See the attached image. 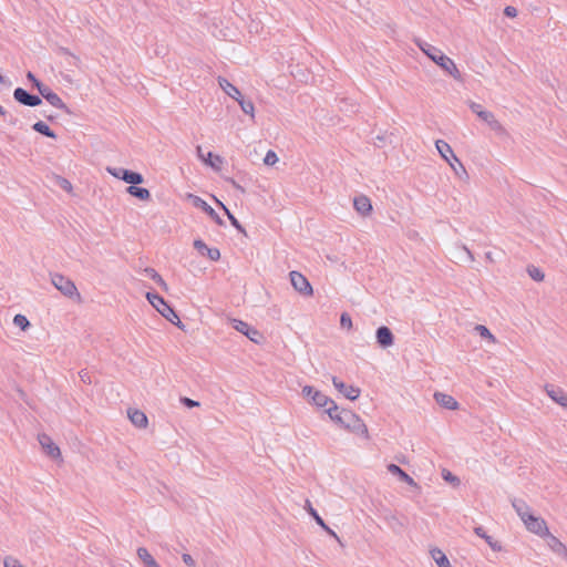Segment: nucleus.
I'll return each instance as SVG.
<instances>
[{"mask_svg":"<svg viewBox=\"0 0 567 567\" xmlns=\"http://www.w3.org/2000/svg\"><path fill=\"white\" fill-rule=\"evenodd\" d=\"M415 43L429 59H431L436 65H439L453 79H462L461 72L458 71L454 61L447 55H445L439 48L422 40H416Z\"/></svg>","mask_w":567,"mask_h":567,"instance_id":"1","label":"nucleus"},{"mask_svg":"<svg viewBox=\"0 0 567 567\" xmlns=\"http://www.w3.org/2000/svg\"><path fill=\"white\" fill-rule=\"evenodd\" d=\"M146 298L150 303L169 322L179 326L181 320L175 310L157 292H147Z\"/></svg>","mask_w":567,"mask_h":567,"instance_id":"2","label":"nucleus"},{"mask_svg":"<svg viewBox=\"0 0 567 567\" xmlns=\"http://www.w3.org/2000/svg\"><path fill=\"white\" fill-rule=\"evenodd\" d=\"M341 426L364 439H369L367 425L361 417L351 410L342 409Z\"/></svg>","mask_w":567,"mask_h":567,"instance_id":"3","label":"nucleus"},{"mask_svg":"<svg viewBox=\"0 0 567 567\" xmlns=\"http://www.w3.org/2000/svg\"><path fill=\"white\" fill-rule=\"evenodd\" d=\"M51 282L63 296L78 302L82 301L81 295L78 291L75 284L71 279L64 277L61 274H52Z\"/></svg>","mask_w":567,"mask_h":567,"instance_id":"4","label":"nucleus"},{"mask_svg":"<svg viewBox=\"0 0 567 567\" xmlns=\"http://www.w3.org/2000/svg\"><path fill=\"white\" fill-rule=\"evenodd\" d=\"M107 172L112 176H114V177H116L118 179L124 181L130 186H132V185H140V184L144 183V177L138 172H134V171L126 169V168H123V167H115V168L109 167Z\"/></svg>","mask_w":567,"mask_h":567,"instance_id":"5","label":"nucleus"},{"mask_svg":"<svg viewBox=\"0 0 567 567\" xmlns=\"http://www.w3.org/2000/svg\"><path fill=\"white\" fill-rule=\"evenodd\" d=\"M290 282L292 287L303 296H311L313 293L312 287L309 280L299 271H290Z\"/></svg>","mask_w":567,"mask_h":567,"instance_id":"6","label":"nucleus"},{"mask_svg":"<svg viewBox=\"0 0 567 567\" xmlns=\"http://www.w3.org/2000/svg\"><path fill=\"white\" fill-rule=\"evenodd\" d=\"M233 328L255 343H260L262 339V334L256 328L243 320L234 319Z\"/></svg>","mask_w":567,"mask_h":567,"instance_id":"7","label":"nucleus"},{"mask_svg":"<svg viewBox=\"0 0 567 567\" xmlns=\"http://www.w3.org/2000/svg\"><path fill=\"white\" fill-rule=\"evenodd\" d=\"M302 395L318 408L326 406L332 401L329 396L316 390L311 385H305L302 388Z\"/></svg>","mask_w":567,"mask_h":567,"instance_id":"8","label":"nucleus"},{"mask_svg":"<svg viewBox=\"0 0 567 567\" xmlns=\"http://www.w3.org/2000/svg\"><path fill=\"white\" fill-rule=\"evenodd\" d=\"M13 99L18 103L30 107L39 106L42 104V99L39 95L31 94L23 87H17L13 91Z\"/></svg>","mask_w":567,"mask_h":567,"instance_id":"9","label":"nucleus"},{"mask_svg":"<svg viewBox=\"0 0 567 567\" xmlns=\"http://www.w3.org/2000/svg\"><path fill=\"white\" fill-rule=\"evenodd\" d=\"M188 198L196 208H200L202 210H204L217 225H225L220 216L215 212V209L210 205L207 204L206 200L193 194H189Z\"/></svg>","mask_w":567,"mask_h":567,"instance_id":"10","label":"nucleus"},{"mask_svg":"<svg viewBox=\"0 0 567 567\" xmlns=\"http://www.w3.org/2000/svg\"><path fill=\"white\" fill-rule=\"evenodd\" d=\"M40 95L52 106L63 110L65 113L71 114L68 105L62 101V99L54 93L48 85H43L41 90H39Z\"/></svg>","mask_w":567,"mask_h":567,"instance_id":"11","label":"nucleus"},{"mask_svg":"<svg viewBox=\"0 0 567 567\" xmlns=\"http://www.w3.org/2000/svg\"><path fill=\"white\" fill-rule=\"evenodd\" d=\"M435 146H436L437 152L442 156V158H444L446 162H450V159L452 158L455 163L458 164V168L465 174V176H467V172H466L464 165L456 157V155L454 154V152L449 143H446L443 140H437L435 142Z\"/></svg>","mask_w":567,"mask_h":567,"instance_id":"12","label":"nucleus"},{"mask_svg":"<svg viewBox=\"0 0 567 567\" xmlns=\"http://www.w3.org/2000/svg\"><path fill=\"white\" fill-rule=\"evenodd\" d=\"M332 383L333 386L350 401H354L360 396L361 391L359 388L347 384L337 377H332Z\"/></svg>","mask_w":567,"mask_h":567,"instance_id":"13","label":"nucleus"},{"mask_svg":"<svg viewBox=\"0 0 567 567\" xmlns=\"http://www.w3.org/2000/svg\"><path fill=\"white\" fill-rule=\"evenodd\" d=\"M524 524L526 528L534 534L539 536L548 534L546 522L543 518L535 516L534 514L527 516V519H525Z\"/></svg>","mask_w":567,"mask_h":567,"instance_id":"14","label":"nucleus"},{"mask_svg":"<svg viewBox=\"0 0 567 567\" xmlns=\"http://www.w3.org/2000/svg\"><path fill=\"white\" fill-rule=\"evenodd\" d=\"M38 441L48 456H50L51 458H58L61 456V451L59 446L52 441V439L48 434H39Z\"/></svg>","mask_w":567,"mask_h":567,"instance_id":"15","label":"nucleus"},{"mask_svg":"<svg viewBox=\"0 0 567 567\" xmlns=\"http://www.w3.org/2000/svg\"><path fill=\"white\" fill-rule=\"evenodd\" d=\"M194 248L202 255L206 256L212 261L220 259V251L216 247H208L202 239L194 240Z\"/></svg>","mask_w":567,"mask_h":567,"instance_id":"16","label":"nucleus"},{"mask_svg":"<svg viewBox=\"0 0 567 567\" xmlns=\"http://www.w3.org/2000/svg\"><path fill=\"white\" fill-rule=\"evenodd\" d=\"M377 342L381 348H389L394 343V336L386 326H381L375 331Z\"/></svg>","mask_w":567,"mask_h":567,"instance_id":"17","label":"nucleus"},{"mask_svg":"<svg viewBox=\"0 0 567 567\" xmlns=\"http://www.w3.org/2000/svg\"><path fill=\"white\" fill-rule=\"evenodd\" d=\"M548 396L563 408H567V394L565 391L556 385L547 384L545 386Z\"/></svg>","mask_w":567,"mask_h":567,"instance_id":"18","label":"nucleus"},{"mask_svg":"<svg viewBox=\"0 0 567 567\" xmlns=\"http://www.w3.org/2000/svg\"><path fill=\"white\" fill-rule=\"evenodd\" d=\"M306 509L309 515L315 519V522L324 529L330 536L336 538L338 542L340 540L334 530H332L323 520V518L318 514V512L312 507L309 501H306Z\"/></svg>","mask_w":567,"mask_h":567,"instance_id":"19","label":"nucleus"},{"mask_svg":"<svg viewBox=\"0 0 567 567\" xmlns=\"http://www.w3.org/2000/svg\"><path fill=\"white\" fill-rule=\"evenodd\" d=\"M386 468L391 474L398 476L400 481L406 483L412 487L420 488L419 484L399 465L391 463L386 466Z\"/></svg>","mask_w":567,"mask_h":567,"instance_id":"20","label":"nucleus"},{"mask_svg":"<svg viewBox=\"0 0 567 567\" xmlns=\"http://www.w3.org/2000/svg\"><path fill=\"white\" fill-rule=\"evenodd\" d=\"M353 207L362 216H368L372 210L371 200L365 195L355 196Z\"/></svg>","mask_w":567,"mask_h":567,"instance_id":"21","label":"nucleus"},{"mask_svg":"<svg viewBox=\"0 0 567 567\" xmlns=\"http://www.w3.org/2000/svg\"><path fill=\"white\" fill-rule=\"evenodd\" d=\"M434 399L439 405L447 410H456L458 408L457 401L450 394L435 392Z\"/></svg>","mask_w":567,"mask_h":567,"instance_id":"22","label":"nucleus"},{"mask_svg":"<svg viewBox=\"0 0 567 567\" xmlns=\"http://www.w3.org/2000/svg\"><path fill=\"white\" fill-rule=\"evenodd\" d=\"M127 415H128V419L131 420V422L135 426H137L140 429H145L147 426V423H148L147 416L141 410L128 409L127 410Z\"/></svg>","mask_w":567,"mask_h":567,"instance_id":"23","label":"nucleus"},{"mask_svg":"<svg viewBox=\"0 0 567 567\" xmlns=\"http://www.w3.org/2000/svg\"><path fill=\"white\" fill-rule=\"evenodd\" d=\"M219 86L223 89V91L234 100H238L241 97V92L236 87L234 84H231L227 79L219 78L218 79Z\"/></svg>","mask_w":567,"mask_h":567,"instance_id":"24","label":"nucleus"},{"mask_svg":"<svg viewBox=\"0 0 567 567\" xmlns=\"http://www.w3.org/2000/svg\"><path fill=\"white\" fill-rule=\"evenodd\" d=\"M512 505L523 522L527 519V516L533 514L529 506L523 499L515 498L513 499Z\"/></svg>","mask_w":567,"mask_h":567,"instance_id":"25","label":"nucleus"},{"mask_svg":"<svg viewBox=\"0 0 567 567\" xmlns=\"http://www.w3.org/2000/svg\"><path fill=\"white\" fill-rule=\"evenodd\" d=\"M474 533L484 538L486 540V543L488 544V546L494 550V551H501L502 550V545L499 544V542L497 540H494L493 537H491L489 535L486 534L485 529L482 527V526H477L474 528Z\"/></svg>","mask_w":567,"mask_h":567,"instance_id":"26","label":"nucleus"},{"mask_svg":"<svg viewBox=\"0 0 567 567\" xmlns=\"http://www.w3.org/2000/svg\"><path fill=\"white\" fill-rule=\"evenodd\" d=\"M126 192L133 196L138 198L140 200H148L151 198V193L145 187H140L138 185H132L126 188Z\"/></svg>","mask_w":567,"mask_h":567,"instance_id":"27","label":"nucleus"},{"mask_svg":"<svg viewBox=\"0 0 567 567\" xmlns=\"http://www.w3.org/2000/svg\"><path fill=\"white\" fill-rule=\"evenodd\" d=\"M32 130L43 136L49 137V138H54V140L56 138V134L54 133V131L51 130L50 126L47 123H44L43 121L35 122L32 125Z\"/></svg>","mask_w":567,"mask_h":567,"instance_id":"28","label":"nucleus"},{"mask_svg":"<svg viewBox=\"0 0 567 567\" xmlns=\"http://www.w3.org/2000/svg\"><path fill=\"white\" fill-rule=\"evenodd\" d=\"M137 556L143 561L145 567H159L154 557L145 547H140L137 549Z\"/></svg>","mask_w":567,"mask_h":567,"instance_id":"29","label":"nucleus"},{"mask_svg":"<svg viewBox=\"0 0 567 567\" xmlns=\"http://www.w3.org/2000/svg\"><path fill=\"white\" fill-rule=\"evenodd\" d=\"M431 556L435 560L437 567H452L447 556L441 549H432Z\"/></svg>","mask_w":567,"mask_h":567,"instance_id":"30","label":"nucleus"},{"mask_svg":"<svg viewBox=\"0 0 567 567\" xmlns=\"http://www.w3.org/2000/svg\"><path fill=\"white\" fill-rule=\"evenodd\" d=\"M477 116L482 121L487 123L491 126V128H493V130L501 128L499 122L495 118V116H494V114L492 112L483 110L482 112L478 113Z\"/></svg>","mask_w":567,"mask_h":567,"instance_id":"31","label":"nucleus"},{"mask_svg":"<svg viewBox=\"0 0 567 567\" xmlns=\"http://www.w3.org/2000/svg\"><path fill=\"white\" fill-rule=\"evenodd\" d=\"M218 206L221 207L224 210H225V214L227 215L230 224L239 231V233H243V234H246V230L245 228L243 227V225L239 223V220L230 213V210L220 202L218 200L217 198H215Z\"/></svg>","mask_w":567,"mask_h":567,"instance_id":"32","label":"nucleus"},{"mask_svg":"<svg viewBox=\"0 0 567 567\" xmlns=\"http://www.w3.org/2000/svg\"><path fill=\"white\" fill-rule=\"evenodd\" d=\"M329 404L330 406L326 410V413L334 423L341 426L342 410L339 411V408L333 400Z\"/></svg>","mask_w":567,"mask_h":567,"instance_id":"33","label":"nucleus"},{"mask_svg":"<svg viewBox=\"0 0 567 567\" xmlns=\"http://www.w3.org/2000/svg\"><path fill=\"white\" fill-rule=\"evenodd\" d=\"M143 274H144L145 277L152 279L153 281H155L161 287L166 288V284H165L164 279L162 278V276L154 268L146 267L143 270Z\"/></svg>","mask_w":567,"mask_h":567,"instance_id":"34","label":"nucleus"},{"mask_svg":"<svg viewBox=\"0 0 567 567\" xmlns=\"http://www.w3.org/2000/svg\"><path fill=\"white\" fill-rule=\"evenodd\" d=\"M236 101L239 103L241 111L245 114H248V115H250L254 118V116H255L254 103L250 100H245L244 95H241V97H239Z\"/></svg>","mask_w":567,"mask_h":567,"instance_id":"35","label":"nucleus"},{"mask_svg":"<svg viewBox=\"0 0 567 567\" xmlns=\"http://www.w3.org/2000/svg\"><path fill=\"white\" fill-rule=\"evenodd\" d=\"M527 272L533 280L538 282L543 281L545 278L543 270L534 265L527 267Z\"/></svg>","mask_w":567,"mask_h":567,"instance_id":"36","label":"nucleus"},{"mask_svg":"<svg viewBox=\"0 0 567 567\" xmlns=\"http://www.w3.org/2000/svg\"><path fill=\"white\" fill-rule=\"evenodd\" d=\"M204 162L212 168L219 169V166L223 163V158L219 155H214L212 152H208Z\"/></svg>","mask_w":567,"mask_h":567,"instance_id":"37","label":"nucleus"},{"mask_svg":"<svg viewBox=\"0 0 567 567\" xmlns=\"http://www.w3.org/2000/svg\"><path fill=\"white\" fill-rule=\"evenodd\" d=\"M13 323L23 331H25L30 327V321L28 320V318L20 313L13 317Z\"/></svg>","mask_w":567,"mask_h":567,"instance_id":"38","label":"nucleus"},{"mask_svg":"<svg viewBox=\"0 0 567 567\" xmlns=\"http://www.w3.org/2000/svg\"><path fill=\"white\" fill-rule=\"evenodd\" d=\"M442 477L445 482H447L454 486L460 485V483H461L460 478L447 470L442 471Z\"/></svg>","mask_w":567,"mask_h":567,"instance_id":"39","label":"nucleus"},{"mask_svg":"<svg viewBox=\"0 0 567 567\" xmlns=\"http://www.w3.org/2000/svg\"><path fill=\"white\" fill-rule=\"evenodd\" d=\"M475 330L478 332V334L484 339H489L493 342L495 341L494 336L491 333V331L483 324H476Z\"/></svg>","mask_w":567,"mask_h":567,"instance_id":"40","label":"nucleus"},{"mask_svg":"<svg viewBox=\"0 0 567 567\" xmlns=\"http://www.w3.org/2000/svg\"><path fill=\"white\" fill-rule=\"evenodd\" d=\"M550 547L558 554L560 553H566V547L565 545L559 542L556 537L554 536H550V543H549Z\"/></svg>","mask_w":567,"mask_h":567,"instance_id":"41","label":"nucleus"},{"mask_svg":"<svg viewBox=\"0 0 567 567\" xmlns=\"http://www.w3.org/2000/svg\"><path fill=\"white\" fill-rule=\"evenodd\" d=\"M340 326L344 329L352 328V319L348 312H342L340 316Z\"/></svg>","mask_w":567,"mask_h":567,"instance_id":"42","label":"nucleus"},{"mask_svg":"<svg viewBox=\"0 0 567 567\" xmlns=\"http://www.w3.org/2000/svg\"><path fill=\"white\" fill-rule=\"evenodd\" d=\"M27 79L32 83V86L35 87L38 91L41 90V87L44 85V83L37 79L31 71L27 72Z\"/></svg>","mask_w":567,"mask_h":567,"instance_id":"43","label":"nucleus"},{"mask_svg":"<svg viewBox=\"0 0 567 567\" xmlns=\"http://www.w3.org/2000/svg\"><path fill=\"white\" fill-rule=\"evenodd\" d=\"M277 162H278V156H277V154H276L274 151L269 150V151L267 152V154H266L265 158H264V163H265L266 165H274V164H276Z\"/></svg>","mask_w":567,"mask_h":567,"instance_id":"44","label":"nucleus"},{"mask_svg":"<svg viewBox=\"0 0 567 567\" xmlns=\"http://www.w3.org/2000/svg\"><path fill=\"white\" fill-rule=\"evenodd\" d=\"M4 567H23V565L17 559L11 556H8L4 558Z\"/></svg>","mask_w":567,"mask_h":567,"instance_id":"45","label":"nucleus"},{"mask_svg":"<svg viewBox=\"0 0 567 567\" xmlns=\"http://www.w3.org/2000/svg\"><path fill=\"white\" fill-rule=\"evenodd\" d=\"M58 185L66 192L72 190V184L66 178L58 177Z\"/></svg>","mask_w":567,"mask_h":567,"instance_id":"46","label":"nucleus"},{"mask_svg":"<svg viewBox=\"0 0 567 567\" xmlns=\"http://www.w3.org/2000/svg\"><path fill=\"white\" fill-rule=\"evenodd\" d=\"M181 402L183 403V405H185L186 408H195V406H198L199 405V402L198 401H195L193 399H189L187 396H183L181 398Z\"/></svg>","mask_w":567,"mask_h":567,"instance_id":"47","label":"nucleus"},{"mask_svg":"<svg viewBox=\"0 0 567 567\" xmlns=\"http://www.w3.org/2000/svg\"><path fill=\"white\" fill-rule=\"evenodd\" d=\"M182 559L188 567H196L195 559L189 554H183Z\"/></svg>","mask_w":567,"mask_h":567,"instance_id":"48","label":"nucleus"},{"mask_svg":"<svg viewBox=\"0 0 567 567\" xmlns=\"http://www.w3.org/2000/svg\"><path fill=\"white\" fill-rule=\"evenodd\" d=\"M79 377L81 379V381L83 383H86V384H91L92 383V380H91V377H90V373L86 371V370H81L79 372Z\"/></svg>","mask_w":567,"mask_h":567,"instance_id":"49","label":"nucleus"},{"mask_svg":"<svg viewBox=\"0 0 567 567\" xmlns=\"http://www.w3.org/2000/svg\"><path fill=\"white\" fill-rule=\"evenodd\" d=\"M504 14L508 18H515L517 16V9L512 6H507L504 9Z\"/></svg>","mask_w":567,"mask_h":567,"instance_id":"50","label":"nucleus"},{"mask_svg":"<svg viewBox=\"0 0 567 567\" xmlns=\"http://www.w3.org/2000/svg\"><path fill=\"white\" fill-rule=\"evenodd\" d=\"M451 166V168L454 171V173L458 176V177H462L463 175H465L460 168H458V164L455 163L452 158L450 159V162H447Z\"/></svg>","mask_w":567,"mask_h":567,"instance_id":"51","label":"nucleus"},{"mask_svg":"<svg viewBox=\"0 0 567 567\" xmlns=\"http://www.w3.org/2000/svg\"><path fill=\"white\" fill-rule=\"evenodd\" d=\"M8 124L16 126L19 123V118L11 113L7 112V116H3Z\"/></svg>","mask_w":567,"mask_h":567,"instance_id":"52","label":"nucleus"},{"mask_svg":"<svg viewBox=\"0 0 567 567\" xmlns=\"http://www.w3.org/2000/svg\"><path fill=\"white\" fill-rule=\"evenodd\" d=\"M468 106H470L471 111L473 113H475L476 115H478V113L483 111L482 105L476 102H470Z\"/></svg>","mask_w":567,"mask_h":567,"instance_id":"53","label":"nucleus"},{"mask_svg":"<svg viewBox=\"0 0 567 567\" xmlns=\"http://www.w3.org/2000/svg\"><path fill=\"white\" fill-rule=\"evenodd\" d=\"M226 181L230 183L233 187L239 190L241 194H245V188L240 184H238L234 178H226Z\"/></svg>","mask_w":567,"mask_h":567,"instance_id":"54","label":"nucleus"},{"mask_svg":"<svg viewBox=\"0 0 567 567\" xmlns=\"http://www.w3.org/2000/svg\"><path fill=\"white\" fill-rule=\"evenodd\" d=\"M0 83L11 86V82L0 73Z\"/></svg>","mask_w":567,"mask_h":567,"instance_id":"55","label":"nucleus"},{"mask_svg":"<svg viewBox=\"0 0 567 567\" xmlns=\"http://www.w3.org/2000/svg\"><path fill=\"white\" fill-rule=\"evenodd\" d=\"M197 152H198V156H199L203 161H205V158H206V157L204 156V154H203V152H202V147H200V146H198V147H197Z\"/></svg>","mask_w":567,"mask_h":567,"instance_id":"56","label":"nucleus"},{"mask_svg":"<svg viewBox=\"0 0 567 567\" xmlns=\"http://www.w3.org/2000/svg\"><path fill=\"white\" fill-rule=\"evenodd\" d=\"M0 116H7V111L0 105Z\"/></svg>","mask_w":567,"mask_h":567,"instance_id":"57","label":"nucleus"},{"mask_svg":"<svg viewBox=\"0 0 567 567\" xmlns=\"http://www.w3.org/2000/svg\"><path fill=\"white\" fill-rule=\"evenodd\" d=\"M465 250L468 254L470 258L473 260L474 258H473V255H472L471 250H468L467 248H465Z\"/></svg>","mask_w":567,"mask_h":567,"instance_id":"58","label":"nucleus"},{"mask_svg":"<svg viewBox=\"0 0 567 567\" xmlns=\"http://www.w3.org/2000/svg\"><path fill=\"white\" fill-rule=\"evenodd\" d=\"M491 255H492L491 252H486V258L492 260V256Z\"/></svg>","mask_w":567,"mask_h":567,"instance_id":"59","label":"nucleus"},{"mask_svg":"<svg viewBox=\"0 0 567 567\" xmlns=\"http://www.w3.org/2000/svg\"><path fill=\"white\" fill-rule=\"evenodd\" d=\"M47 118H48L49 121H52V120H53V116L48 115V116H47Z\"/></svg>","mask_w":567,"mask_h":567,"instance_id":"60","label":"nucleus"}]
</instances>
